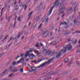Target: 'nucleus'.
<instances>
[{"label": "nucleus", "instance_id": "obj_1", "mask_svg": "<svg viewBox=\"0 0 80 80\" xmlns=\"http://www.w3.org/2000/svg\"><path fill=\"white\" fill-rule=\"evenodd\" d=\"M64 48L62 49L61 52H63V53L66 52L67 51V49H68V50H71L72 49V46L71 45V43L69 44L66 46V45H64L63 46Z\"/></svg>", "mask_w": 80, "mask_h": 80}, {"label": "nucleus", "instance_id": "obj_2", "mask_svg": "<svg viewBox=\"0 0 80 80\" xmlns=\"http://www.w3.org/2000/svg\"><path fill=\"white\" fill-rule=\"evenodd\" d=\"M27 52L26 53V54L25 55V57H27V56H28L30 58V59H33V57H35V55L33 54H30L28 55L29 53H30V52H33L32 50H31L30 48H28L27 50Z\"/></svg>", "mask_w": 80, "mask_h": 80}, {"label": "nucleus", "instance_id": "obj_3", "mask_svg": "<svg viewBox=\"0 0 80 80\" xmlns=\"http://www.w3.org/2000/svg\"><path fill=\"white\" fill-rule=\"evenodd\" d=\"M59 1V0H56L54 3H53V6L52 7H51V9L49 11V15H50V14L52 13V10H53V9L55 7H58V6H59V4L57 3H58V2Z\"/></svg>", "mask_w": 80, "mask_h": 80}, {"label": "nucleus", "instance_id": "obj_4", "mask_svg": "<svg viewBox=\"0 0 80 80\" xmlns=\"http://www.w3.org/2000/svg\"><path fill=\"white\" fill-rule=\"evenodd\" d=\"M55 58L53 57L52 58H51V59H49V61L47 62H46L44 63H42V64L40 65L39 66H38L37 67V68H40L41 67H45L46 65V64H47L48 63V64H49V63H51V61H53L54 59Z\"/></svg>", "mask_w": 80, "mask_h": 80}, {"label": "nucleus", "instance_id": "obj_5", "mask_svg": "<svg viewBox=\"0 0 80 80\" xmlns=\"http://www.w3.org/2000/svg\"><path fill=\"white\" fill-rule=\"evenodd\" d=\"M65 8V6H64V4H63V2H61L59 6V10H61L62 9L63 10L64 9V8Z\"/></svg>", "mask_w": 80, "mask_h": 80}, {"label": "nucleus", "instance_id": "obj_6", "mask_svg": "<svg viewBox=\"0 0 80 80\" xmlns=\"http://www.w3.org/2000/svg\"><path fill=\"white\" fill-rule=\"evenodd\" d=\"M56 58H60V56H61V55H62V53L58 52L56 53Z\"/></svg>", "mask_w": 80, "mask_h": 80}, {"label": "nucleus", "instance_id": "obj_7", "mask_svg": "<svg viewBox=\"0 0 80 80\" xmlns=\"http://www.w3.org/2000/svg\"><path fill=\"white\" fill-rule=\"evenodd\" d=\"M42 8H43V6H39L38 7L37 9V10L38 11V12H40Z\"/></svg>", "mask_w": 80, "mask_h": 80}, {"label": "nucleus", "instance_id": "obj_8", "mask_svg": "<svg viewBox=\"0 0 80 80\" xmlns=\"http://www.w3.org/2000/svg\"><path fill=\"white\" fill-rule=\"evenodd\" d=\"M47 30L46 31L44 32L43 34H44L43 37H46L47 36H48V33L47 32Z\"/></svg>", "mask_w": 80, "mask_h": 80}, {"label": "nucleus", "instance_id": "obj_9", "mask_svg": "<svg viewBox=\"0 0 80 80\" xmlns=\"http://www.w3.org/2000/svg\"><path fill=\"white\" fill-rule=\"evenodd\" d=\"M40 17H41V15L38 16L35 19L36 22H38V20H40Z\"/></svg>", "mask_w": 80, "mask_h": 80}, {"label": "nucleus", "instance_id": "obj_10", "mask_svg": "<svg viewBox=\"0 0 80 80\" xmlns=\"http://www.w3.org/2000/svg\"><path fill=\"white\" fill-rule=\"evenodd\" d=\"M68 72L67 71L66 72H63V73H61L60 74V75L62 76L65 75H68Z\"/></svg>", "mask_w": 80, "mask_h": 80}, {"label": "nucleus", "instance_id": "obj_11", "mask_svg": "<svg viewBox=\"0 0 80 80\" xmlns=\"http://www.w3.org/2000/svg\"><path fill=\"white\" fill-rule=\"evenodd\" d=\"M9 68L11 72H13V67L12 65H11L10 66H9Z\"/></svg>", "mask_w": 80, "mask_h": 80}, {"label": "nucleus", "instance_id": "obj_12", "mask_svg": "<svg viewBox=\"0 0 80 80\" xmlns=\"http://www.w3.org/2000/svg\"><path fill=\"white\" fill-rule=\"evenodd\" d=\"M33 13V12L32 11L31 12H30V13L29 14V15H28V20H30V18H31V15H32V14Z\"/></svg>", "mask_w": 80, "mask_h": 80}, {"label": "nucleus", "instance_id": "obj_13", "mask_svg": "<svg viewBox=\"0 0 80 80\" xmlns=\"http://www.w3.org/2000/svg\"><path fill=\"white\" fill-rule=\"evenodd\" d=\"M12 72L15 73V72H17L18 71V68H17L14 67V70H13Z\"/></svg>", "mask_w": 80, "mask_h": 80}, {"label": "nucleus", "instance_id": "obj_14", "mask_svg": "<svg viewBox=\"0 0 80 80\" xmlns=\"http://www.w3.org/2000/svg\"><path fill=\"white\" fill-rule=\"evenodd\" d=\"M46 53L48 55H50L52 53V51L50 50H48L46 52Z\"/></svg>", "mask_w": 80, "mask_h": 80}, {"label": "nucleus", "instance_id": "obj_15", "mask_svg": "<svg viewBox=\"0 0 80 80\" xmlns=\"http://www.w3.org/2000/svg\"><path fill=\"white\" fill-rule=\"evenodd\" d=\"M31 70H34L35 71V70H37V68L36 67H35L34 66H33L31 68Z\"/></svg>", "mask_w": 80, "mask_h": 80}, {"label": "nucleus", "instance_id": "obj_16", "mask_svg": "<svg viewBox=\"0 0 80 80\" xmlns=\"http://www.w3.org/2000/svg\"><path fill=\"white\" fill-rule=\"evenodd\" d=\"M39 80H47V78H39Z\"/></svg>", "mask_w": 80, "mask_h": 80}, {"label": "nucleus", "instance_id": "obj_17", "mask_svg": "<svg viewBox=\"0 0 80 80\" xmlns=\"http://www.w3.org/2000/svg\"><path fill=\"white\" fill-rule=\"evenodd\" d=\"M20 60L21 62H22V63H23V62H24V60L23 58H21Z\"/></svg>", "mask_w": 80, "mask_h": 80}, {"label": "nucleus", "instance_id": "obj_18", "mask_svg": "<svg viewBox=\"0 0 80 80\" xmlns=\"http://www.w3.org/2000/svg\"><path fill=\"white\" fill-rule=\"evenodd\" d=\"M68 58H67L64 61V63H66V62H68Z\"/></svg>", "mask_w": 80, "mask_h": 80}, {"label": "nucleus", "instance_id": "obj_19", "mask_svg": "<svg viewBox=\"0 0 80 80\" xmlns=\"http://www.w3.org/2000/svg\"><path fill=\"white\" fill-rule=\"evenodd\" d=\"M48 18L47 17L45 21V23L46 24L48 22Z\"/></svg>", "mask_w": 80, "mask_h": 80}, {"label": "nucleus", "instance_id": "obj_20", "mask_svg": "<svg viewBox=\"0 0 80 80\" xmlns=\"http://www.w3.org/2000/svg\"><path fill=\"white\" fill-rule=\"evenodd\" d=\"M12 65H17V63L15 61H14L12 63Z\"/></svg>", "mask_w": 80, "mask_h": 80}, {"label": "nucleus", "instance_id": "obj_21", "mask_svg": "<svg viewBox=\"0 0 80 80\" xmlns=\"http://www.w3.org/2000/svg\"><path fill=\"white\" fill-rule=\"evenodd\" d=\"M43 2H41L40 3L39 6H40V7H43Z\"/></svg>", "mask_w": 80, "mask_h": 80}, {"label": "nucleus", "instance_id": "obj_22", "mask_svg": "<svg viewBox=\"0 0 80 80\" xmlns=\"http://www.w3.org/2000/svg\"><path fill=\"white\" fill-rule=\"evenodd\" d=\"M24 7V10H26V9H27V6L26 5H23V7Z\"/></svg>", "mask_w": 80, "mask_h": 80}, {"label": "nucleus", "instance_id": "obj_23", "mask_svg": "<svg viewBox=\"0 0 80 80\" xmlns=\"http://www.w3.org/2000/svg\"><path fill=\"white\" fill-rule=\"evenodd\" d=\"M3 9H4V8H2L1 10V13L0 16V17H2V13H3Z\"/></svg>", "mask_w": 80, "mask_h": 80}, {"label": "nucleus", "instance_id": "obj_24", "mask_svg": "<svg viewBox=\"0 0 80 80\" xmlns=\"http://www.w3.org/2000/svg\"><path fill=\"white\" fill-rule=\"evenodd\" d=\"M14 75L13 73H11V74H10L9 76L8 77H12V75Z\"/></svg>", "mask_w": 80, "mask_h": 80}, {"label": "nucleus", "instance_id": "obj_25", "mask_svg": "<svg viewBox=\"0 0 80 80\" xmlns=\"http://www.w3.org/2000/svg\"><path fill=\"white\" fill-rule=\"evenodd\" d=\"M7 71V70L6 69L3 72H2V75H5L6 73V72Z\"/></svg>", "mask_w": 80, "mask_h": 80}, {"label": "nucleus", "instance_id": "obj_26", "mask_svg": "<svg viewBox=\"0 0 80 80\" xmlns=\"http://www.w3.org/2000/svg\"><path fill=\"white\" fill-rule=\"evenodd\" d=\"M52 43L53 45H55L57 44V42H56L55 41H54L52 42Z\"/></svg>", "mask_w": 80, "mask_h": 80}, {"label": "nucleus", "instance_id": "obj_27", "mask_svg": "<svg viewBox=\"0 0 80 80\" xmlns=\"http://www.w3.org/2000/svg\"><path fill=\"white\" fill-rule=\"evenodd\" d=\"M71 78H72V77H68L67 78V80H71Z\"/></svg>", "mask_w": 80, "mask_h": 80}, {"label": "nucleus", "instance_id": "obj_28", "mask_svg": "<svg viewBox=\"0 0 80 80\" xmlns=\"http://www.w3.org/2000/svg\"><path fill=\"white\" fill-rule=\"evenodd\" d=\"M74 10L75 12H74V13H76L75 12L77 11V8L76 7V6H75L74 7Z\"/></svg>", "mask_w": 80, "mask_h": 80}, {"label": "nucleus", "instance_id": "obj_29", "mask_svg": "<svg viewBox=\"0 0 80 80\" xmlns=\"http://www.w3.org/2000/svg\"><path fill=\"white\" fill-rule=\"evenodd\" d=\"M73 22L74 23H77V20L76 19L75 20H74L73 21Z\"/></svg>", "mask_w": 80, "mask_h": 80}, {"label": "nucleus", "instance_id": "obj_30", "mask_svg": "<svg viewBox=\"0 0 80 80\" xmlns=\"http://www.w3.org/2000/svg\"><path fill=\"white\" fill-rule=\"evenodd\" d=\"M68 66L70 67V66H71L72 65V62L71 61V62H69L68 64Z\"/></svg>", "mask_w": 80, "mask_h": 80}, {"label": "nucleus", "instance_id": "obj_31", "mask_svg": "<svg viewBox=\"0 0 80 80\" xmlns=\"http://www.w3.org/2000/svg\"><path fill=\"white\" fill-rule=\"evenodd\" d=\"M18 20L20 22H21V18H20V17H18Z\"/></svg>", "mask_w": 80, "mask_h": 80}, {"label": "nucleus", "instance_id": "obj_32", "mask_svg": "<svg viewBox=\"0 0 80 80\" xmlns=\"http://www.w3.org/2000/svg\"><path fill=\"white\" fill-rule=\"evenodd\" d=\"M18 34L20 36L22 35H23V32H19Z\"/></svg>", "mask_w": 80, "mask_h": 80}, {"label": "nucleus", "instance_id": "obj_33", "mask_svg": "<svg viewBox=\"0 0 80 80\" xmlns=\"http://www.w3.org/2000/svg\"><path fill=\"white\" fill-rule=\"evenodd\" d=\"M76 63L77 64V65H78V67H79V66H80V63L78 62L77 61L76 62Z\"/></svg>", "mask_w": 80, "mask_h": 80}, {"label": "nucleus", "instance_id": "obj_34", "mask_svg": "<svg viewBox=\"0 0 80 80\" xmlns=\"http://www.w3.org/2000/svg\"><path fill=\"white\" fill-rule=\"evenodd\" d=\"M58 72H54L53 73H51V75H57V74H58Z\"/></svg>", "mask_w": 80, "mask_h": 80}, {"label": "nucleus", "instance_id": "obj_35", "mask_svg": "<svg viewBox=\"0 0 80 80\" xmlns=\"http://www.w3.org/2000/svg\"><path fill=\"white\" fill-rule=\"evenodd\" d=\"M13 38V37H11V38H10V40L8 42H8H10L11 41V40H12V39Z\"/></svg>", "mask_w": 80, "mask_h": 80}, {"label": "nucleus", "instance_id": "obj_36", "mask_svg": "<svg viewBox=\"0 0 80 80\" xmlns=\"http://www.w3.org/2000/svg\"><path fill=\"white\" fill-rule=\"evenodd\" d=\"M42 23H41L39 26L38 27V28H41V27H42Z\"/></svg>", "mask_w": 80, "mask_h": 80}, {"label": "nucleus", "instance_id": "obj_37", "mask_svg": "<svg viewBox=\"0 0 80 80\" xmlns=\"http://www.w3.org/2000/svg\"><path fill=\"white\" fill-rule=\"evenodd\" d=\"M20 71L21 72H23V68H22L20 69Z\"/></svg>", "mask_w": 80, "mask_h": 80}, {"label": "nucleus", "instance_id": "obj_38", "mask_svg": "<svg viewBox=\"0 0 80 80\" xmlns=\"http://www.w3.org/2000/svg\"><path fill=\"white\" fill-rule=\"evenodd\" d=\"M5 53V52H2V53L0 55V57H2L3 56V55H4V54Z\"/></svg>", "mask_w": 80, "mask_h": 80}, {"label": "nucleus", "instance_id": "obj_39", "mask_svg": "<svg viewBox=\"0 0 80 80\" xmlns=\"http://www.w3.org/2000/svg\"><path fill=\"white\" fill-rule=\"evenodd\" d=\"M11 18V17L10 16H9L8 18V22H10V18Z\"/></svg>", "mask_w": 80, "mask_h": 80}, {"label": "nucleus", "instance_id": "obj_40", "mask_svg": "<svg viewBox=\"0 0 80 80\" xmlns=\"http://www.w3.org/2000/svg\"><path fill=\"white\" fill-rule=\"evenodd\" d=\"M39 45L42 47H43V45L42 44V43H39Z\"/></svg>", "mask_w": 80, "mask_h": 80}, {"label": "nucleus", "instance_id": "obj_41", "mask_svg": "<svg viewBox=\"0 0 80 80\" xmlns=\"http://www.w3.org/2000/svg\"><path fill=\"white\" fill-rule=\"evenodd\" d=\"M71 3H72V5H73V4H74V3H75V2L74 1H72V2H71Z\"/></svg>", "mask_w": 80, "mask_h": 80}, {"label": "nucleus", "instance_id": "obj_42", "mask_svg": "<svg viewBox=\"0 0 80 80\" xmlns=\"http://www.w3.org/2000/svg\"><path fill=\"white\" fill-rule=\"evenodd\" d=\"M64 22V25H68V24L66 22Z\"/></svg>", "mask_w": 80, "mask_h": 80}, {"label": "nucleus", "instance_id": "obj_43", "mask_svg": "<svg viewBox=\"0 0 80 80\" xmlns=\"http://www.w3.org/2000/svg\"><path fill=\"white\" fill-rule=\"evenodd\" d=\"M20 62H21V61H20V59L17 62V63H18V64L19 63H20Z\"/></svg>", "mask_w": 80, "mask_h": 80}, {"label": "nucleus", "instance_id": "obj_44", "mask_svg": "<svg viewBox=\"0 0 80 80\" xmlns=\"http://www.w3.org/2000/svg\"><path fill=\"white\" fill-rule=\"evenodd\" d=\"M8 37V35L6 36L5 37V38L4 39V40H6L7 39V37Z\"/></svg>", "mask_w": 80, "mask_h": 80}, {"label": "nucleus", "instance_id": "obj_45", "mask_svg": "<svg viewBox=\"0 0 80 80\" xmlns=\"http://www.w3.org/2000/svg\"><path fill=\"white\" fill-rule=\"evenodd\" d=\"M36 52L37 53H38V54H37L38 55H40V53H39V52L38 51H36Z\"/></svg>", "mask_w": 80, "mask_h": 80}, {"label": "nucleus", "instance_id": "obj_46", "mask_svg": "<svg viewBox=\"0 0 80 80\" xmlns=\"http://www.w3.org/2000/svg\"><path fill=\"white\" fill-rule=\"evenodd\" d=\"M42 59H38V62H41V61H42Z\"/></svg>", "mask_w": 80, "mask_h": 80}, {"label": "nucleus", "instance_id": "obj_47", "mask_svg": "<svg viewBox=\"0 0 80 80\" xmlns=\"http://www.w3.org/2000/svg\"><path fill=\"white\" fill-rule=\"evenodd\" d=\"M51 76H49V77H48L47 78H46V80L47 79H49V78H51Z\"/></svg>", "mask_w": 80, "mask_h": 80}, {"label": "nucleus", "instance_id": "obj_48", "mask_svg": "<svg viewBox=\"0 0 80 80\" xmlns=\"http://www.w3.org/2000/svg\"><path fill=\"white\" fill-rule=\"evenodd\" d=\"M72 42L74 44H75V43H76L75 42V41H72Z\"/></svg>", "mask_w": 80, "mask_h": 80}, {"label": "nucleus", "instance_id": "obj_49", "mask_svg": "<svg viewBox=\"0 0 80 80\" xmlns=\"http://www.w3.org/2000/svg\"><path fill=\"white\" fill-rule=\"evenodd\" d=\"M35 47H40V46H39V45H36L35 46Z\"/></svg>", "mask_w": 80, "mask_h": 80}, {"label": "nucleus", "instance_id": "obj_50", "mask_svg": "<svg viewBox=\"0 0 80 80\" xmlns=\"http://www.w3.org/2000/svg\"><path fill=\"white\" fill-rule=\"evenodd\" d=\"M65 35H67L68 34H69V33L67 31L65 32Z\"/></svg>", "mask_w": 80, "mask_h": 80}, {"label": "nucleus", "instance_id": "obj_51", "mask_svg": "<svg viewBox=\"0 0 80 80\" xmlns=\"http://www.w3.org/2000/svg\"><path fill=\"white\" fill-rule=\"evenodd\" d=\"M27 25H25L24 27H23V29H25V28H26V27H27Z\"/></svg>", "mask_w": 80, "mask_h": 80}, {"label": "nucleus", "instance_id": "obj_52", "mask_svg": "<svg viewBox=\"0 0 80 80\" xmlns=\"http://www.w3.org/2000/svg\"><path fill=\"white\" fill-rule=\"evenodd\" d=\"M50 75V72H49L46 74V76H48V75L49 76Z\"/></svg>", "mask_w": 80, "mask_h": 80}, {"label": "nucleus", "instance_id": "obj_53", "mask_svg": "<svg viewBox=\"0 0 80 80\" xmlns=\"http://www.w3.org/2000/svg\"><path fill=\"white\" fill-rule=\"evenodd\" d=\"M7 7V4H5V5L4 6V8H6V7Z\"/></svg>", "mask_w": 80, "mask_h": 80}, {"label": "nucleus", "instance_id": "obj_54", "mask_svg": "<svg viewBox=\"0 0 80 80\" xmlns=\"http://www.w3.org/2000/svg\"><path fill=\"white\" fill-rule=\"evenodd\" d=\"M2 37H3V35H1L0 36V39H1V38H2Z\"/></svg>", "mask_w": 80, "mask_h": 80}, {"label": "nucleus", "instance_id": "obj_55", "mask_svg": "<svg viewBox=\"0 0 80 80\" xmlns=\"http://www.w3.org/2000/svg\"><path fill=\"white\" fill-rule=\"evenodd\" d=\"M3 17H1V18L0 21H2V20H3Z\"/></svg>", "mask_w": 80, "mask_h": 80}, {"label": "nucleus", "instance_id": "obj_56", "mask_svg": "<svg viewBox=\"0 0 80 80\" xmlns=\"http://www.w3.org/2000/svg\"><path fill=\"white\" fill-rule=\"evenodd\" d=\"M17 37V36H16L15 37L13 38V40H14V39H15Z\"/></svg>", "mask_w": 80, "mask_h": 80}, {"label": "nucleus", "instance_id": "obj_57", "mask_svg": "<svg viewBox=\"0 0 80 80\" xmlns=\"http://www.w3.org/2000/svg\"><path fill=\"white\" fill-rule=\"evenodd\" d=\"M20 37V35L18 34V38H19Z\"/></svg>", "mask_w": 80, "mask_h": 80}, {"label": "nucleus", "instance_id": "obj_58", "mask_svg": "<svg viewBox=\"0 0 80 80\" xmlns=\"http://www.w3.org/2000/svg\"><path fill=\"white\" fill-rule=\"evenodd\" d=\"M15 24H16V22L15 21V22H14V27H15Z\"/></svg>", "mask_w": 80, "mask_h": 80}, {"label": "nucleus", "instance_id": "obj_59", "mask_svg": "<svg viewBox=\"0 0 80 80\" xmlns=\"http://www.w3.org/2000/svg\"><path fill=\"white\" fill-rule=\"evenodd\" d=\"M19 57H20V56H18L16 58V60H17V58H19Z\"/></svg>", "mask_w": 80, "mask_h": 80}, {"label": "nucleus", "instance_id": "obj_60", "mask_svg": "<svg viewBox=\"0 0 80 80\" xmlns=\"http://www.w3.org/2000/svg\"><path fill=\"white\" fill-rule=\"evenodd\" d=\"M24 55L23 54H21V56L22 57H23V55Z\"/></svg>", "mask_w": 80, "mask_h": 80}, {"label": "nucleus", "instance_id": "obj_61", "mask_svg": "<svg viewBox=\"0 0 80 80\" xmlns=\"http://www.w3.org/2000/svg\"><path fill=\"white\" fill-rule=\"evenodd\" d=\"M76 32L77 33H79V31H76Z\"/></svg>", "mask_w": 80, "mask_h": 80}, {"label": "nucleus", "instance_id": "obj_62", "mask_svg": "<svg viewBox=\"0 0 80 80\" xmlns=\"http://www.w3.org/2000/svg\"><path fill=\"white\" fill-rule=\"evenodd\" d=\"M65 14H64L62 16V18H63L64 17V16H65Z\"/></svg>", "mask_w": 80, "mask_h": 80}, {"label": "nucleus", "instance_id": "obj_63", "mask_svg": "<svg viewBox=\"0 0 80 80\" xmlns=\"http://www.w3.org/2000/svg\"><path fill=\"white\" fill-rule=\"evenodd\" d=\"M36 45H39V44H39V43H38V42H36Z\"/></svg>", "mask_w": 80, "mask_h": 80}, {"label": "nucleus", "instance_id": "obj_64", "mask_svg": "<svg viewBox=\"0 0 80 80\" xmlns=\"http://www.w3.org/2000/svg\"><path fill=\"white\" fill-rule=\"evenodd\" d=\"M5 4H7V1H6L5 2Z\"/></svg>", "mask_w": 80, "mask_h": 80}]
</instances>
